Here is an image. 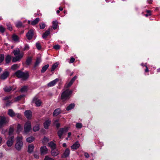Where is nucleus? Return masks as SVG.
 I'll return each instance as SVG.
<instances>
[{"label":"nucleus","mask_w":160,"mask_h":160,"mask_svg":"<svg viewBox=\"0 0 160 160\" xmlns=\"http://www.w3.org/2000/svg\"><path fill=\"white\" fill-rule=\"evenodd\" d=\"M51 28H49L46 32L43 34L42 37L43 38H46L47 36L50 33V30Z\"/></svg>","instance_id":"6ab92c4d"},{"label":"nucleus","mask_w":160,"mask_h":160,"mask_svg":"<svg viewBox=\"0 0 160 160\" xmlns=\"http://www.w3.org/2000/svg\"><path fill=\"white\" fill-rule=\"evenodd\" d=\"M20 64H15L12 66L11 69L13 70H15L17 69L19 67Z\"/></svg>","instance_id":"2f4dec72"},{"label":"nucleus","mask_w":160,"mask_h":160,"mask_svg":"<svg viewBox=\"0 0 160 160\" xmlns=\"http://www.w3.org/2000/svg\"><path fill=\"white\" fill-rule=\"evenodd\" d=\"M48 146L51 148L52 150L53 149H55L56 148V144L52 141L48 143Z\"/></svg>","instance_id":"412c9836"},{"label":"nucleus","mask_w":160,"mask_h":160,"mask_svg":"<svg viewBox=\"0 0 160 160\" xmlns=\"http://www.w3.org/2000/svg\"><path fill=\"white\" fill-rule=\"evenodd\" d=\"M39 18H37L35 20L32 22L31 24L33 25H35L38 23V22L39 21Z\"/></svg>","instance_id":"cd10ccee"},{"label":"nucleus","mask_w":160,"mask_h":160,"mask_svg":"<svg viewBox=\"0 0 160 160\" xmlns=\"http://www.w3.org/2000/svg\"><path fill=\"white\" fill-rule=\"evenodd\" d=\"M14 139V137L13 136H10L8 137L7 142V144L8 147H10L12 146L13 143Z\"/></svg>","instance_id":"39448f33"},{"label":"nucleus","mask_w":160,"mask_h":160,"mask_svg":"<svg viewBox=\"0 0 160 160\" xmlns=\"http://www.w3.org/2000/svg\"><path fill=\"white\" fill-rule=\"evenodd\" d=\"M76 127L77 128H80L82 127V125L81 123H77L76 125Z\"/></svg>","instance_id":"a18cd8bd"},{"label":"nucleus","mask_w":160,"mask_h":160,"mask_svg":"<svg viewBox=\"0 0 160 160\" xmlns=\"http://www.w3.org/2000/svg\"><path fill=\"white\" fill-rule=\"evenodd\" d=\"M58 26V22L57 20L52 22V28L54 29L57 28Z\"/></svg>","instance_id":"a878e982"},{"label":"nucleus","mask_w":160,"mask_h":160,"mask_svg":"<svg viewBox=\"0 0 160 160\" xmlns=\"http://www.w3.org/2000/svg\"><path fill=\"white\" fill-rule=\"evenodd\" d=\"M24 96L23 95H21L17 97L16 98H15V101H17L19 100H20Z\"/></svg>","instance_id":"a19ab883"},{"label":"nucleus","mask_w":160,"mask_h":160,"mask_svg":"<svg viewBox=\"0 0 160 160\" xmlns=\"http://www.w3.org/2000/svg\"><path fill=\"white\" fill-rule=\"evenodd\" d=\"M21 128V125L20 124H18L17 126V129L18 130H19Z\"/></svg>","instance_id":"0e129e2a"},{"label":"nucleus","mask_w":160,"mask_h":160,"mask_svg":"<svg viewBox=\"0 0 160 160\" xmlns=\"http://www.w3.org/2000/svg\"><path fill=\"white\" fill-rule=\"evenodd\" d=\"M58 81V79L56 78L55 80L50 82L48 84V87H51L54 86L56 83Z\"/></svg>","instance_id":"4468645a"},{"label":"nucleus","mask_w":160,"mask_h":160,"mask_svg":"<svg viewBox=\"0 0 160 160\" xmlns=\"http://www.w3.org/2000/svg\"><path fill=\"white\" fill-rule=\"evenodd\" d=\"M48 141V138L44 137L42 140V142L44 144H45Z\"/></svg>","instance_id":"de8ad7c7"},{"label":"nucleus","mask_w":160,"mask_h":160,"mask_svg":"<svg viewBox=\"0 0 160 160\" xmlns=\"http://www.w3.org/2000/svg\"><path fill=\"white\" fill-rule=\"evenodd\" d=\"M33 101L35 103L36 106L37 107L40 106L42 103L41 101L36 97L34 98Z\"/></svg>","instance_id":"f8f14e48"},{"label":"nucleus","mask_w":160,"mask_h":160,"mask_svg":"<svg viewBox=\"0 0 160 160\" xmlns=\"http://www.w3.org/2000/svg\"><path fill=\"white\" fill-rule=\"evenodd\" d=\"M16 26L18 28H20L22 26V23L21 22L18 21L15 23Z\"/></svg>","instance_id":"4c0bfd02"},{"label":"nucleus","mask_w":160,"mask_h":160,"mask_svg":"<svg viewBox=\"0 0 160 160\" xmlns=\"http://www.w3.org/2000/svg\"><path fill=\"white\" fill-rule=\"evenodd\" d=\"M8 114L9 116L12 117H13L15 116V113L12 109L8 110Z\"/></svg>","instance_id":"4be33fe9"},{"label":"nucleus","mask_w":160,"mask_h":160,"mask_svg":"<svg viewBox=\"0 0 160 160\" xmlns=\"http://www.w3.org/2000/svg\"><path fill=\"white\" fill-rule=\"evenodd\" d=\"M7 26L8 27V29L10 31H11L12 30V27L11 25L10 24H8L7 25Z\"/></svg>","instance_id":"5fc2aeb1"},{"label":"nucleus","mask_w":160,"mask_h":160,"mask_svg":"<svg viewBox=\"0 0 160 160\" xmlns=\"http://www.w3.org/2000/svg\"><path fill=\"white\" fill-rule=\"evenodd\" d=\"M20 50L18 48L14 49L13 51V53L15 55H17L20 54Z\"/></svg>","instance_id":"72a5a7b5"},{"label":"nucleus","mask_w":160,"mask_h":160,"mask_svg":"<svg viewBox=\"0 0 160 160\" xmlns=\"http://www.w3.org/2000/svg\"><path fill=\"white\" fill-rule=\"evenodd\" d=\"M56 126L57 128H58L60 126V124L59 123H57L56 124Z\"/></svg>","instance_id":"69168bd1"},{"label":"nucleus","mask_w":160,"mask_h":160,"mask_svg":"<svg viewBox=\"0 0 160 160\" xmlns=\"http://www.w3.org/2000/svg\"><path fill=\"white\" fill-rule=\"evenodd\" d=\"M32 59L30 57L28 58L26 62V64L28 65H29L31 64L32 62Z\"/></svg>","instance_id":"f704fd0d"},{"label":"nucleus","mask_w":160,"mask_h":160,"mask_svg":"<svg viewBox=\"0 0 160 160\" xmlns=\"http://www.w3.org/2000/svg\"><path fill=\"white\" fill-rule=\"evenodd\" d=\"M5 28L2 25H0V32L2 33H3L5 31Z\"/></svg>","instance_id":"09e8293b"},{"label":"nucleus","mask_w":160,"mask_h":160,"mask_svg":"<svg viewBox=\"0 0 160 160\" xmlns=\"http://www.w3.org/2000/svg\"><path fill=\"white\" fill-rule=\"evenodd\" d=\"M15 116H16L19 119H20L21 118V114L19 113H17L16 114L15 113Z\"/></svg>","instance_id":"4d7b16f0"},{"label":"nucleus","mask_w":160,"mask_h":160,"mask_svg":"<svg viewBox=\"0 0 160 160\" xmlns=\"http://www.w3.org/2000/svg\"><path fill=\"white\" fill-rule=\"evenodd\" d=\"M16 89V88L11 86H7L3 88L4 91L6 92H9L11 91H13Z\"/></svg>","instance_id":"6e6552de"},{"label":"nucleus","mask_w":160,"mask_h":160,"mask_svg":"<svg viewBox=\"0 0 160 160\" xmlns=\"http://www.w3.org/2000/svg\"><path fill=\"white\" fill-rule=\"evenodd\" d=\"M40 151L42 154H46L47 153L48 149L46 146L41 147L40 148Z\"/></svg>","instance_id":"f3484780"},{"label":"nucleus","mask_w":160,"mask_h":160,"mask_svg":"<svg viewBox=\"0 0 160 160\" xmlns=\"http://www.w3.org/2000/svg\"><path fill=\"white\" fill-rule=\"evenodd\" d=\"M72 92L71 90H69L68 89H66L62 92L61 96V99L63 101L69 99Z\"/></svg>","instance_id":"f257e3e1"},{"label":"nucleus","mask_w":160,"mask_h":160,"mask_svg":"<svg viewBox=\"0 0 160 160\" xmlns=\"http://www.w3.org/2000/svg\"><path fill=\"white\" fill-rule=\"evenodd\" d=\"M147 12L148 13L147 14H146L145 16L146 17H148V16L151 15V11L149 10L147 11Z\"/></svg>","instance_id":"13d9d810"},{"label":"nucleus","mask_w":160,"mask_h":160,"mask_svg":"<svg viewBox=\"0 0 160 160\" xmlns=\"http://www.w3.org/2000/svg\"><path fill=\"white\" fill-rule=\"evenodd\" d=\"M75 107V104L74 103H71L70 104L68 107L66 108V110L67 111H69L71 109Z\"/></svg>","instance_id":"c85d7f7f"},{"label":"nucleus","mask_w":160,"mask_h":160,"mask_svg":"<svg viewBox=\"0 0 160 160\" xmlns=\"http://www.w3.org/2000/svg\"><path fill=\"white\" fill-rule=\"evenodd\" d=\"M15 75L18 78H22V80H26L28 77V74L27 72H24L20 70L17 71Z\"/></svg>","instance_id":"f03ea898"},{"label":"nucleus","mask_w":160,"mask_h":160,"mask_svg":"<svg viewBox=\"0 0 160 160\" xmlns=\"http://www.w3.org/2000/svg\"><path fill=\"white\" fill-rule=\"evenodd\" d=\"M9 74V73L8 72L5 71L1 75L0 78L4 80L7 78Z\"/></svg>","instance_id":"9b49d317"},{"label":"nucleus","mask_w":160,"mask_h":160,"mask_svg":"<svg viewBox=\"0 0 160 160\" xmlns=\"http://www.w3.org/2000/svg\"><path fill=\"white\" fill-rule=\"evenodd\" d=\"M27 87L26 86H24L20 90V91L22 92H25L27 91Z\"/></svg>","instance_id":"79ce46f5"},{"label":"nucleus","mask_w":160,"mask_h":160,"mask_svg":"<svg viewBox=\"0 0 160 160\" xmlns=\"http://www.w3.org/2000/svg\"><path fill=\"white\" fill-rule=\"evenodd\" d=\"M68 131L67 128H61L58 132V136L60 138H61L62 135L64 132H67Z\"/></svg>","instance_id":"0eeeda50"},{"label":"nucleus","mask_w":160,"mask_h":160,"mask_svg":"<svg viewBox=\"0 0 160 160\" xmlns=\"http://www.w3.org/2000/svg\"><path fill=\"white\" fill-rule=\"evenodd\" d=\"M41 62V60L40 58H38L37 59L36 62L33 67V68L34 69H36V67L39 65Z\"/></svg>","instance_id":"aec40b11"},{"label":"nucleus","mask_w":160,"mask_h":160,"mask_svg":"<svg viewBox=\"0 0 160 160\" xmlns=\"http://www.w3.org/2000/svg\"><path fill=\"white\" fill-rule=\"evenodd\" d=\"M53 48L56 50H58L60 49V46L58 45H56L53 46Z\"/></svg>","instance_id":"3c124183"},{"label":"nucleus","mask_w":160,"mask_h":160,"mask_svg":"<svg viewBox=\"0 0 160 160\" xmlns=\"http://www.w3.org/2000/svg\"><path fill=\"white\" fill-rule=\"evenodd\" d=\"M70 72V71L69 70H67L66 71L67 74L68 75H69V73Z\"/></svg>","instance_id":"774afa93"},{"label":"nucleus","mask_w":160,"mask_h":160,"mask_svg":"<svg viewBox=\"0 0 160 160\" xmlns=\"http://www.w3.org/2000/svg\"><path fill=\"white\" fill-rule=\"evenodd\" d=\"M23 55V53H21L18 56L13 57L12 58V62H15L19 61L22 57Z\"/></svg>","instance_id":"9d476101"},{"label":"nucleus","mask_w":160,"mask_h":160,"mask_svg":"<svg viewBox=\"0 0 160 160\" xmlns=\"http://www.w3.org/2000/svg\"><path fill=\"white\" fill-rule=\"evenodd\" d=\"M34 146L32 144L29 145L28 148V152L29 153H31L33 151Z\"/></svg>","instance_id":"5701e85b"},{"label":"nucleus","mask_w":160,"mask_h":160,"mask_svg":"<svg viewBox=\"0 0 160 160\" xmlns=\"http://www.w3.org/2000/svg\"><path fill=\"white\" fill-rule=\"evenodd\" d=\"M29 49V47L28 45H26L25 46L24 48H23V50H27Z\"/></svg>","instance_id":"6e6d98bb"},{"label":"nucleus","mask_w":160,"mask_h":160,"mask_svg":"<svg viewBox=\"0 0 160 160\" xmlns=\"http://www.w3.org/2000/svg\"><path fill=\"white\" fill-rule=\"evenodd\" d=\"M8 118H5L3 116L0 117V127H2L3 125L6 124L9 122Z\"/></svg>","instance_id":"20e7f679"},{"label":"nucleus","mask_w":160,"mask_h":160,"mask_svg":"<svg viewBox=\"0 0 160 160\" xmlns=\"http://www.w3.org/2000/svg\"><path fill=\"white\" fill-rule=\"evenodd\" d=\"M50 158L48 156H46L44 160H50Z\"/></svg>","instance_id":"052dcab7"},{"label":"nucleus","mask_w":160,"mask_h":160,"mask_svg":"<svg viewBox=\"0 0 160 160\" xmlns=\"http://www.w3.org/2000/svg\"><path fill=\"white\" fill-rule=\"evenodd\" d=\"M14 131L13 128L12 127H11L9 129V136H10L12 135L13 133V132Z\"/></svg>","instance_id":"ea45409f"},{"label":"nucleus","mask_w":160,"mask_h":160,"mask_svg":"<svg viewBox=\"0 0 160 160\" xmlns=\"http://www.w3.org/2000/svg\"><path fill=\"white\" fill-rule=\"evenodd\" d=\"M25 116L28 119L31 118L32 116V112L30 110L26 111L24 112Z\"/></svg>","instance_id":"ddd939ff"},{"label":"nucleus","mask_w":160,"mask_h":160,"mask_svg":"<svg viewBox=\"0 0 160 160\" xmlns=\"http://www.w3.org/2000/svg\"><path fill=\"white\" fill-rule=\"evenodd\" d=\"M22 140V136H18L17 137V142L15 144V148L18 150H20L22 147L23 142Z\"/></svg>","instance_id":"7ed1b4c3"},{"label":"nucleus","mask_w":160,"mask_h":160,"mask_svg":"<svg viewBox=\"0 0 160 160\" xmlns=\"http://www.w3.org/2000/svg\"><path fill=\"white\" fill-rule=\"evenodd\" d=\"M49 66V64H47L46 65L44 66L42 68V69L41 70V72L43 73L45 72L46 70L48 68Z\"/></svg>","instance_id":"c756f323"},{"label":"nucleus","mask_w":160,"mask_h":160,"mask_svg":"<svg viewBox=\"0 0 160 160\" xmlns=\"http://www.w3.org/2000/svg\"><path fill=\"white\" fill-rule=\"evenodd\" d=\"M12 98V96H9L7 97H6L3 99V100H6L7 101H9V99H10Z\"/></svg>","instance_id":"c03bdc74"},{"label":"nucleus","mask_w":160,"mask_h":160,"mask_svg":"<svg viewBox=\"0 0 160 160\" xmlns=\"http://www.w3.org/2000/svg\"><path fill=\"white\" fill-rule=\"evenodd\" d=\"M79 142H76L72 145L71 146V148L72 149H77L80 146Z\"/></svg>","instance_id":"dca6fc26"},{"label":"nucleus","mask_w":160,"mask_h":160,"mask_svg":"<svg viewBox=\"0 0 160 160\" xmlns=\"http://www.w3.org/2000/svg\"><path fill=\"white\" fill-rule=\"evenodd\" d=\"M33 35L34 31L33 30L31 29L29 30L27 34L26 37L28 39L30 40L32 38Z\"/></svg>","instance_id":"1a4fd4ad"},{"label":"nucleus","mask_w":160,"mask_h":160,"mask_svg":"<svg viewBox=\"0 0 160 160\" xmlns=\"http://www.w3.org/2000/svg\"><path fill=\"white\" fill-rule=\"evenodd\" d=\"M12 98V96H9L7 97H6L3 99V100H6L7 101H9V99H10Z\"/></svg>","instance_id":"37998d69"},{"label":"nucleus","mask_w":160,"mask_h":160,"mask_svg":"<svg viewBox=\"0 0 160 160\" xmlns=\"http://www.w3.org/2000/svg\"><path fill=\"white\" fill-rule=\"evenodd\" d=\"M73 82H74L72 81L71 80L70 81L67 85V86H66L67 88H68L70 87V86H71L72 85V83H73Z\"/></svg>","instance_id":"8fccbe9b"},{"label":"nucleus","mask_w":160,"mask_h":160,"mask_svg":"<svg viewBox=\"0 0 160 160\" xmlns=\"http://www.w3.org/2000/svg\"><path fill=\"white\" fill-rule=\"evenodd\" d=\"M31 124L30 122H26L24 125V132L26 133L28 132L31 129Z\"/></svg>","instance_id":"423d86ee"},{"label":"nucleus","mask_w":160,"mask_h":160,"mask_svg":"<svg viewBox=\"0 0 160 160\" xmlns=\"http://www.w3.org/2000/svg\"><path fill=\"white\" fill-rule=\"evenodd\" d=\"M60 113V110L59 108H57L55 109L53 112V116H56L58 115Z\"/></svg>","instance_id":"bb28decb"},{"label":"nucleus","mask_w":160,"mask_h":160,"mask_svg":"<svg viewBox=\"0 0 160 160\" xmlns=\"http://www.w3.org/2000/svg\"><path fill=\"white\" fill-rule=\"evenodd\" d=\"M145 66L146 67V69L145 70V72H148V68L146 66Z\"/></svg>","instance_id":"338daca9"},{"label":"nucleus","mask_w":160,"mask_h":160,"mask_svg":"<svg viewBox=\"0 0 160 160\" xmlns=\"http://www.w3.org/2000/svg\"><path fill=\"white\" fill-rule=\"evenodd\" d=\"M34 139V138L33 137H30L27 138V141L29 143H31L32 142Z\"/></svg>","instance_id":"c9c22d12"},{"label":"nucleus","mask_w":160,"mask_h":160,"mask_svg":"<svg viewBox=\"0 0 160 160\" xmlns=\"http://www.w3.org/2000/svg\"><path fill=\"white\" fill-rule=\"evenodd\" d=\"M75 58L73 57H71L70 58V61H69V63H72L73 62L75 61Z\"/></svg>","instance_id":"864d4df0"},{"label":"nucleus","mask_w":160,"mask_h":160,"mask_svg":"<svg viewBox=\"0 0 160 160\" xmlns=\"http://www.w3.org/2000/svg\"><path fill=\"white\" fill-rule=\"evenodd\" d=\"M34 157L36 158H38L39 157L38 155L37 154H34Z\"/></svg>","instance_id":"680f3d73"},{"label":"nucleus","mask_w":160,"mask_h":160,"mask_svg":"<svg viewBox=\"0 0 160 160\" xmlns=\"http://www.w3.org/2000/svg\"><path fill=\"white\" fill-rule=\"evenodd\" d=\"M59 153V152L58 150L55 149H52L51 151V154L53 156H56Z\"/></svg>","instance_id":"a211bd4d"},{"label":"nucleus","mask_w":160,"mask_h":160,"mask_svg":"<svg viewBox=\"0 0 160 160\" xmlns=\"http://www.w3.org/2000/svg\"><path fill=\"white\" fill-rule=\"evenodd\" d=\"M39 125L38 124H37L33 128V130L34 132H36L39 129Z\"/></svg>","instance_id":"473e14b6"},{"label":"nucleus","mask_w":160,"mask_h":160,"mask_svg":"<svg viewBox=\"0 0 160 160\" xmlns=\"http://www.w3.org/2000/svg\"><path fill=\"white\" fill-rule=\"evenodd\" d=\"M84 156L86 158H88L89 157V154L87 152H85L84 153Z\"/></svg>","instance_id":"bf43d9fd"},{"label":"nucleus","mask_w":160,"mask_h":160,"mask_svg":"<svg viewBox=\"0 0 160 160\" xmlns=\"http://www.w3.org/2000/svg\"><path fill=\"white\" fill-rule=\"evenodd\" d=\"M36 45V47L38 50H40L41 48V46L39 43L37 42Z\"/></svg>","instance_id":"49530a36"},{"label":"nucleus","mask_w":160,"mask_h":160,"mask_svg":"<svg viewBox=\"0 0 160 160\" xmlns=\"http://www.w3.org/2000/svg\"><path fill=\"white\" fill-rule=\"evenodd\" d=\"M12 39L14 41L17 42L18 41L19 38L17 35L14 34L12 36Z\"/></svg>","instance_id":"e433bc0d"},{"label":"nucleus","mask_w":160,"mask_h":160,"mask_svg":"<svg viewBox=\"0 0 160 160\" xmlns=\"http://www.w3.org/2000/svg\"><path fill=\"white\" fill-rule=\"evenodd\" d=\"M70 153V150L68 148H66L63 153V157L66 158L68 157Z\"/></svg>","instance_id":"2eb2a0df"},{"label":"nucleus","mask_w":160,"mask_h":160,"mask_svg":"<svg viewBox=\"0 0 160 160\" xmlns=\"http://www.w3.org/2000/svg\"><path fill=\"white\" fill-rule=\"evenodd\" d=\"M77 78V76H75L71 80L73 81L74 82V81H75V80H76V79Z\"/></svg>","instance_id":"e2e57ef3"},{"label":"nucleus","mask_w":160,"mask_h":160,"mask_svg":"<svg viewBox=\"0 0 160 160\" xmlns=\"http://www.w3.org/2000/svg\"><path fill=\"white\" fill-rule=\"evenodd\" d=\"M58 64L57 63H56L53 64L52 66L51 71V72L54 71L55 69L58 67Z\"/></svg>","instance_id":"7c9ffc66"},{"label":"nucleus","mask_w":160,"mask_h":160,"mask_svg":"<svg viewBox=\"0 0 160 160\" xmlns=\"http://www.w3.org/2000/svg\"><path fill=\"white\" fill-rule=\"evenodd\" d=\"M39 25L40 27V28L42 29H44L45 27V24L44 23H40Z\"/></svg>","instance_id":"58836bf2"},{"label":"nucleus","mask_w":160,"mask_h":160,"mask_svg":"<svg viewBox=\"0 0 160 160\" xmlns=\"http://www.w3.org/2000/svg\"><path fill=\"white\" fill-rule=\"evenodd\" d=\"M51 123V121L49 120H47L44 123V127L46 129H47L48 128V126Z\"/></svg>","instance_id":"b1692460"},{"label":"nucleus","mask_w":160,"mask_h":160,"mask_svg":"<svg viewBox=\"0 0 160 160\" xmlns=\"http://www.w3.org/2000/svg\"><path fill=\"white\" fill-rule=\"evenodd\" d=\"M12 103V101H7V102L6 103V106H9Z\"/></svg>","instance_id":"603ef678"},{"label":"nucleus","mask_w":160,"mask_h":160,"mask_svg":"<svg viewBox=\"0 0 160 160\" xmlns=\"http://www.w3.org/2000/svg\"><path fill=\"white\" fill-rule=\"evenodd\" d=\"M11 59V57L10 55H7L5 58V61L6 63H9Z\"/></svg>","instance_id":"393cba45"}]
</instances>
